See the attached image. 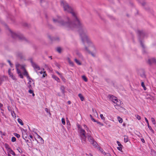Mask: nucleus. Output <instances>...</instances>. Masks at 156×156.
I'll return each instance as SVG.
<instances>
[{
    "instance_id": "f257e3e1",
    "label": "nucleus",
    "mask_w": 156,
    "mask_h": 156,
    "mask_svg": "<svg viewBox=\"0 0 156 156\" xmlns=\"http://www.w3.org/2000/svg\"><path fill=\"white\" fill-rule=\"evenodd\" d=\"M53 21L54 23L57 22L59 26L66 28L68 30L77 29L83 43L84 44L85 41H88L87 30L78 18L74 21H72L68 17L62 19L60 16H58L57 19L53 18Z\"/></svg>"
},
{
    "instance_id": "f03ea898",
    "label": "nucleus",
    "mask_w": 156,
    "mask_h": 156,
    "mask_svg": "<svg viewBox=\"0 0 156 156\" xmlns=\"http://www.w3.org/2000/svg\"><path fill=\"white\" fill-rule=\"evenodd\" d=\"M61 5L62 6L65 12H67L71 13L72 15V21H74L78 18L77 16V14L73 10L72 8L66 1L61 0L60 2Z\"/></svg>"
},
{
    "instance_id": "7ed1b4c3",
    "label": "nucleus",
    "mask_w": 156,
    "mask_h": 156,
    "mask_svg": "<svg viewBox=\"0 0 156 156\" xmlns=\"http://www.w3.org/2000/svg\"><path fill=\"white\" fill-rule=\"evenodd\" d=\"M9 30L11 33L12 37L13 38L16 39H18L22 41H24L27 43L29 42V41L28 39L26 38L22 34H17L15 33L12 32L10 29H9Z\"/></svg>"
},
{
    "instance_id": "20e7f679",
    "label": "nucleus",
    "mask_w": 156,
    "mask_h": 156,
    "mask_svg": "<svg viewBox=\"0 0 156 156\" xmlns=\"http://www.w3.org/2000/svg\"><path fill=\"white\" fill-rule=\"evenodd\" d=\"M136 33L137 34L138 39L141 46L144 49H145V46L143 43L141 39L142 38H144V37L146 35V33L143 30H138L137 31Z\"/></svg>"
},
{
    "instance_id": "39448f33",
    "label": "nucleus",
    "mask_w": 156,
    "mask_h": 156,
    "mask_svg": "<svg viewBox=\"0 0 156 156\" xmlns=\"http://www.w3.org/2000/svg\"><path fill=\"white\" fill-rule=\"evenodd\" d=\"M87 137L88 140L90 143L92 144L95 147H98V144L94 140L93 138L91 136V134L89 133H87Z\"/></svg>"
},
{
    "instance_id": "423d86ee",
    "label": "nucleus",
    "mask_w": 156,
    "mask_h": 156,
    "mask_svg": "<svg viewBox=\"0 0 156 156\" xmlns=\"http://www.w3.org/2000/svg\"><path fill=\"white\" fill-rule=\"evenodd\" d=\"M29 60L30 61L32 66L34 68V69H36L38 70H40V68L39 66L36 63L33 62L32 59V58H30Z\"/></svg>"
},
{
    "instance_id": "0eeeda50",
    "label": "nucleus",
    "mask_w": 156,
    "mask_h": 156,
    "mask_svg": "<svg viewBox=\"0 0 156 156\" xmlns=\"http://www.w3.org/2000/svg\"><path fill=\"white\" fill-rule=\"evenodd\" d=\"M48 37L52 42L59 41L60 40L59 37H51L50 35H48Z\"/></svg>"
},
{
    "instance_id": "6e6552de",
    "label": "nucleus",
    "mask_w": 156,
    "mask_h": 156,
    "mask_svg": "<svg viewBox=\"0 0 156 156\" xmlns=\"http://www.w3.org/2000/svg\"><path fill=\"white\" fill-rule=\"evenodd\" d=\"M139 74L143 78H146L145 72L143 69H140L139 70Z\"/></svg>"
},
{
    "instance_id": "1a4fd4ad",
    "label": "nucleus",
    "mask_w": 156,
    "mask_h": 156,
    "mask_svg": "<svg viewBox=\"0 0 156 156\" xmlns=\"http://www.w3.org/2000/svg\"><path fill=\"white\" fill-rule=\"evenodd\" d=\"M148 63L150 65H151L152 64H156V59L154 58L148 59Z\"/></svg>"
},
{
    "instance_id": "9d476101",
    "label": "nucleus",
    "mask_w": 156,
    "mask_h": 156,
    "mask_svg": "<svg viewBox=\"0 0 156 156\" xmlns=\"http://www.w3.org/2000/svg\"><path fill=\"white\" fill-rule=\"evenodd\" d=\"M109 96H110V97L111 98H112V101L115 104H116L117 105H119V104L117 103V100L118 99H117L116 98L114 97L112 95H109Z\"/></svg>"
},
{
    "instance_id": "9b49d317",
    "label": "nucleus",
    "mask_w": 156,
    "mask_h": 156,
    "mask_svg": "<svg viewBox=\"0 0 156 156\" xmlns=\"http://www.w3.org/2000/svg\"><path fill=\"white\" fill-rule=\"evenodd\" d=\"M145 120L146 122H147V126H148V128L151 131L152 133H154V131L153 130V129H152L151 127L150 126V125H149V122H148V121L147 119V118H145Z\"/></svg>"
},
{
    "instance_id": "f8f14e48",
    "label": "nucleus",
    "mask_w": 156,
    "mask_h": 156,
    "mask_svg": "<svg viewBox=\"0 0 156 156\" xmlns=\"http://www.w3.org/2000/svg\"><path fill=\"white\" fill-rule=\"evenodd\" d=\"M80 137L82 136H86V132L84 129H81L80 131Z\"/></svg>"
},
{
    "instance_id": "ddd939ff",
    "label": "nucleus",
    "mask_w": 156,
    "mask_h": 156,
    "mask_svg": "<svg viewBox=\"0 0 156 156\" xmlns=\"http://www.w3.org/2000/svg\"><path fill=\"white\" fill-rule=\"evenodd\" d=\"M23 130L25 132V134H24L23 133V138L25 140H26V139H27V133H26V131L27 130L26 129L25 130L23 129Z\"/></svg>"
},
{
    "instance_id": "4468645a",
    "label": "nucleus",
    "mask_w": 156,
    "mask_h": 156,
    "mask_svg": "<svg viewBox=\"0 0 156 156\" xmlns=\"http://www.w3.org/2000/svg\"><path fill=\"white\" fill-rule=\"evenodd\" d=\"M17 56L19 57L21 59L23 58L22 53L21 52H18L17 53Z\"/></svg>"
},
{
    "instance_id": "2eb2a0df",
    "label": "nucleus",
    "mask_w": 156,
    "mask_h": 156,
    "mask_svg": "<svg viewBox=\"0 0 156 156\" xmlns=\"http://www.w3.org/2000/svg\"><path fill=\"white\" fill-rule=\"evenodd\" d=\"M85 50L88 52V53L90 54L91 55L93 56V57H94L95 55L94 54V53H93L92 52H91L90 51H89L87 47L85 46Z\"/></svg>"
},
{
    "instance_id": "dca6fc26",
    "label": "nucleus",
    "mask_w": 156,
    "mask_h": 156,
    "mask_svg": "<svg viewBox=\"0 0 156 156\" xmlns=\"http://www.w3.org/2000/svg\"><path fill=\"white\" fill-rule=\"evenodd\" d=\"M52 77L54 79H55L58 82H59V81H60L58 77L54 75H52Z\"/></svg>"
},
{
    "instance_id": "f3484780",
    "label": "nucleus",
    "mask_w": 156,
    "mask_h": 156,
    "mask_svg": "<svg viewBox=\"0 0 156 156\" xmlns=\"http://www.w3.org/2000/svg\"><path fill=\"white\" fill-rule=\"evenodd\" d=\"M5 76L0 77V85H1L3 82L5 81Z\"/></svg>"
},
{
    "instance_id": "a211bd4d",
    "label": "nucleus",
    "mask_w": 156,
    "mask_h": 156,
    "mask_svg": "<svg viewBox=\"0 0 156 156\" xmlns=\"http://www.w3.org/2000/svg\"><path fill=\"white\" fill-rule=\"evenodd\" d=\"M60 90L62 91V93L64 96L65 95V87L63 86H61L60 87Z\"/></svg>"
},
{
    "instance_id": "6ab92c4d",
    "label": "nucleus",
    "mask_w": 156,
    "mask_h": 156,
    "mask_svg": "<svg viewBox=\"0 0 156 156\" xmlns=\"http://www.w3.org/2000/svg\"><path fill=\"white\" fill-rule=\"evenodd\" d=\"M78 96L80 97L81 100L83 101L84 100V98L81 94H79L78 95Z\"/></svg>"
},
{
    "instance_id": "aec40b11",
    "label": "nucleus",
    "mask_w": 156,
    "mask_h": 156,
    "mask_svg": "<svg viewBox=\"0 0 156 156\" xmlns=\"http://www.w3.org/2000/svg\"><path fill=\"white\" fill-rule=\"evenodd\" d=\"M68 60L70 65L72 66H74L73 62L71 61L70 58H68Z\"/></svg>"
},
{
    "instance_id": "412c9836",
    "label": "nucleus",
    "mask_w": 156,
    "mask_h": 156,
    "mask_svg": "<svg viewBox=\"0 0 156 156\" xmlns=\"http://www.w3.org/2000/svg\"><path fill=\"white\" fill-rule=\"evenodd\" d=\"M18 122L21 125L23 126V123L22 120L19 118L17 119Z\"/></svg>"
},
{
    "instance_id": "4be33fe9",
    "label": "nucleus",
    "mask_w": 156,
    "mask_h": 156,
    "mask_svg": "<svg viewBox=\"0 0 156 156\" xmlns=\"http://www.w3.org/2000/svg\"><path fill=\"white\" fill-rule=\"evenodd\" d=\"M124 142L125 143H126L128 141V137L127 136H124Z\"/></svg>"
},
{
    "instance_id": "5701e85b",
    "label": "nucleus",
    "mask_w": 156,
    "mask_h": 156,
    "mask_svg": "<svg viewBox=\"0 0 156 156\" xmlns=\"http://www.w3.org/2000/svg\"><path fill=\"white\" fill-rule=\"evenodd\" d=\"M87 137V136H82L81 137V140L82 141H83L85 142L86 141V138Z\"/></svg>"
},
{
    "instance_id": "b1692460",
    "label": "nucleus",
    "mask_w": 156,
    "mask_h": 156,
    "mask_svg": "<svg viewBox=\"0 0 156 156\" xmlns=\"http://www.w3.org/2000/svg\"><path fill=\"white\" fill-rule=\"evenodd\" d=\"M56 51L59 53H61L62 51L61 48L60 47H58L57 48Z\"/></svg>"
},
{
    "instance_id": "393cba45",
    "label": "nucleus",
    "mask_w": 156,
    "mask_h": 156,
    "mask_svg": "<svg viewBox=\"0 0 156 156\" xmlns=\"http://www.w3.org/2000/svg\"><path fill=\"white\" fill-rule=\"evenodd\" d=\"M5 147L8 151H9L11 148L9 147V146L7 144H5Z\"/></svg>"
},
{
    "instance_id": "a878e982",
    "label": "nucleus",
    "mask_w": 156,
    "mask_h": 156,
    "mask_svg": "<svg viewBox=\"0 0 156 156\" xmlns=\"http://www.w3.org/2000/svg\"><path fill=\"white\" fill-rule=\"evenodd\" d=\"M31 82V80H29L28 83V87L29 89H32V86L30 84Z\"/></svg>"
},
{
    "instance_id": "bb28decb",
    "label": "nucleus",
    "mask_w": 156,
    "mask_h": 156,
    "mask_svg": "<svg viewBox=\"0 0 156 156\" xmlns=\"http://www.w3.org/2000/svg\"><path fill=\"white\" fill-rule=\"evenodd\" d=\"M117 119H118L119 122H120V123H122V122H123V120L122 118H121L119 116H118L117 117Z\"/></svg>"
},
{
    "instance_id": "cd10ccee",
    "label": "nucleus",
    "mask_w": 156,
    "mask_h": 156,
    "mask_svg": "<svg viewBox=\"0 0 156 156\" xmlns=\"http://www.w3.org/2000/svg\"><path fill=\"white\" fill-rule=\"evenodd\" d=\"M9 153L12 154V155L15 156L16 155V154L14 152V151L11 149L9 150Z\"/></svg>"
},
{
    "instance_id": "c85d7f7f",
    "label": "nucleus",
    "mask_w": 156,
    "mask_h": 156,
    "mask_svg": "<svg viewBox=\"0 0 156 156\" xmlns=\"http://www.w3.org/2000/svg\"><path fill=\"white\" fill-rule=\"evenodd\" d=\"M74 60L76 63L78 65H80L81 64V63L77 59L75 58Z\"/></svg>"
},
{
    "instance_id": "c756f323",
    "label": "nucleus",
    "mask_w": 156,
    "mask_h": 156,
    "mask_svg": "<svg viewBox=\"0 0 156 156\" xmlns=\"http://www.w3.org/2000/svg\"><path fill=\"white\" fill-rule=\"evenodd\" d=\"M82 79L85 82H87L88 81L87 79L86 76H82Z\"/></svg>"
},
{
    "instance_id": "7c9ffc66",
    "label": "nucleus",
    "mask_w": 156,
    "mask_h": 156,
    "mask_svg": "<svg viewBox=\"0 0 156 156\" xmlns=\"http://www.w3.org/2000/svg\"><path fill=\"white\" fill-rule=\"evenodd\" d=\"M11 115L13 117H16V114L14 111H11Z\"/></svg>"
},
{
    "instance_id": "2f4dec72",
    "label": "nucleus",
    "mask_w": 156,
    "mask_h": 156,
    "mask_svg": "<svg viewBox=\"0 0 156 156\" xmlns=\"http://www.w3.org/2000/svg\"><path fill=\"white\" fill-rule=\"evenodd\" d=\"M92 112H93V113H94V114L95 115H98V113L93 108L92 109Z\"/></svg>"
},
{
    "instance_id": "473e14b6",
    "label": "nucleus",
    "mask_w": 156,
    "mask_h": 156,
    "mask_svg": "<svg viewBox=\"0 0 156 156\" xmlns=\"http://www.w3.org/2000/svg\"><path fill=\"white\" fill-rule=\"evenodd\" d=\"M13 134L15 136H16L17 138H19L20 137V135L19 134L16 133H13Z\"/></svg>"
},
{
    "instance_id": "72a5a7b5",
    "label": "nucleus",
    "mask_w": 156,
    "mask_h": 156,
    "mask_svg": "<svg viewBox=\"0 0 156 156\" xmlns=\"http://www.w3.org/2000/svg\"><path fill=\"white\" fill-rule=\"evenodd\" d=\"M76 54L79 57H80V58L82 57V56L81 54V53L80 52H79L78 51L76 52Z\"/></svg>"
},
{
    "instance_id": "f704fd0d",
    "label": "nucleus",
    "mask_w": 156,
    "mask_h": 156,
    "mask_svg": "<svg viewBox=\"0 0 156 156\" xmlns=\"http://www.w3.org/2000/svg\"><path fill=\"white\" fill-rule=\"evenodd\" d=\"M66 122H67V125H68V127H67L68 128H69V127L70 128V124L69 121V120L68 119H67L66 120Z\"/></svg>"
},
{
    "instance_id": "c9c22d12",
    "label": "nucleus",
    "mask_w": 156,
    "mask_h": 156,
    "mask_svg": "<svg viewBox=\"0 0 156 156\" xmlns=\"http://www.w3.org/2000/svg\"><path fill=\"white\" fill-rule=\"evenodd\" d=\"M151 154L155 155L156 154V151L153 150H151Z\"/></svg>"
},
{
    "instance_id": "e433bc0d",
    "label": "nucleus",
    "mask_w": 156,
    "mask_h": 156,
    "mask_svg": "<svg viewBox=\"0 0 156 156\" xmlns=\"http://www.w3.org/2000/svg\"><path fill=\"white\" fill-rule=\"evenodd\" d=\"M16 140V138L15 137H12L11 138V141L12 142H15Z\"/></svg>"
},
{
    "instance_id": "4c0bfd02",
    "label": "nucleus",
    "mask_w": 156,
    "mask_h": 156,
    "mask_svg": "<svg viewBox=\"0 0 156 156\" xmlns=\"http://www.w3.org/2000/svg\"><path fill=\"white\" fill-rule=\"evenodd\" d=\"M77 126L78 129L80 131L81 129H83L81 126L78 124H77Z\"/></svg>"
},
{
    "instance_id": "58836bf2",
    "label": "nucleus",
    "mask_w": 156,
    "mask_h": 156,
    "mask_svg": "<svg viewBox=\"0 0 156 156\" xmlns=\"http://www.w3.org/2000/svg\"><path fill=\"white\" fill-rule=\"evenodd\" d=\"M23 75L26 76H27L28 75V72L25 69L24 72L23 73Z\"/></svg>"
},
{
    "instance_id": "ea45409f",
    "label": "nucleus",
    "mask_w": 156,
    "mask_h": 156,
    "mask_svg": "<svg viewBox=\"0 0 156 156\" xmlns=\"http://www.w3.org/2000/svg\"><path fill=\"white\" fill-rule=\"evenodd\" d=\"M61 121H62V124L63 125H65V119L64 118H62V120H61Z\"/></svg>"
},
{
    "instance_id": "a19ab883",
    "label": "nucleus",
    "mask_w": 156,
    "mask_h": 156,
    "mask_svg": "<svg viewBox=\"0 0 156 156\" xmlns=\"http://www.w3.org/2000/svg\"><path fill=\"white\" fill-rule=\"evenodd\" d=\"M16 70L17 73L19 75L21 73V72L20 71L19 69L18 68H17V66H16Z\"/></svg>"
},
{
    "instance_id": "79ce46f5",
    "label": "nucleus",
    "mask_w": 156,
    "mask_h": 156,
    "mask_svg": "<svg viewBox=\"0 0 156 156\" xmlns=\"http://www.w3.org/2000/svg\"><path fill=\"white\" fill-rule=\"evenodd\" d=\"M123 146H121V147H117V149L119 151L122 152V147Z\"/></svg>"
},
{
    "instance_id": "37998d69",
    "label": "nucleus",
    "mask_w": 156,
    "mask_h": 156,
    "mask_svg": "<svg viewBox=\"0 0 156 156\" xmlns=\"http://www.w3.org/2000/svg\"><path fill=\"white\" fill-rule=\"evenodd\" d=\"M90 117L91 120L92 121H93L94 122H96V120H95L94 119L91 115H90Z\"/></svg>"
},
{
    "instance_id": "c03bdc74",
    "label": "nucleus",
    "mask_w": 156,
    "mask_h": 156,
    "mask_svg": "<svg viewBox=\"0 0 156 156\" xmlns=\"http://www.w3.org/2000/svg\"><path fill=\"white\" fill-rule=\"evenodd\" d=\"M8 73L9 76H11V75L13 74L11 72L10 69H9L8 70Z\"/></svg>"
},
{
    "instance_id": "a18cd8bd",
    "label": "nucleus",
    "mask_w": 156,
    "mask_h": 156,
    "mask_svg": "<svg viewBox=\"0 0 156 156\" xmlns=\"http://www.w3.org/2000/svg\"><path fill=\"white\" fill-rule=\"evenodd\" d=\"M10 77H11L13 80H16V79L15 76H14L13 74L11 75V76Z\"/></svg>"
},
{
    "instance_id": "49530a36",
    "label": "nucleus",
    "mask_w": 156,
    "mask_h": 156,
    "mask_svg": "<svg viewBox=\"0 0 156 156\" xmlns=\"http://www.w3.org/2000/svg\"><path fill=\"white\" fill-rule=\"evenodd\" d=\"M151 121H152V122L154 124H155L156 123H155V121L154 119L153 118H152L151 119Z\"/></svg>"
},
{
    "instance_id": "de8ad7c7",
    "label": "nucleus",
    "mask_w": 156,
    "mask_h": 156,
    "mask_svg": "<svg viewBox=\"0 0 156 156\" xmlns=\"http://www.w3.org/2000/svg\"><path fill=\"white\" fill-rule=\"evenodd\" d=\"M117 144L119 146V147H121V146H123L120 143V142H119V141H117Z\"/></svg>"
},
{
    "instance_id": "09e8293b",
    "label": "nucleus",
    "mask_w": 156,
    "mask_h": 156,
    "mask_svg": "<svg viewBox=\"0 0 156 156\" xmlns=\"http://www.w3.org/2000/svg\"><path fill=\"white\" fill-rule=\"evenodd\" d=\"M100 116L101 118V119L103 120H105V118L103 116V115L102 114H101L100 115Z\"/></svg>"
},
{
    "instance_id": "8fccbe9b",
    "label": "nucleus",
    "mask_w": 156,
    "mask_h": 156,
    "mask_svg": "<svg viewBox=\"0 0 156 156\" xmlns=\"http://www.w3.org/2000/svg\"><path fill=\"white\" fill-rule=\"evenodd\" d=\"M96 122L98 124H99V125H101V126H103V124L102 123H101L100 122H98V121L96 120V122Z\"/></svg>"
},
{
    "instance_id": "3c124183",
    "label": "nucleus",
    "mask_w": 156,
    "mask_h": 156,
    "mask_svg": "<svg viewBox=\"0 0 156 156\" xmlns=\"http://www.w3.org/2000/svg\"><path fill=\"white\" fill-rule=\"evenodd\" d=\"M136 116L139 120H140L141 119V117L138 115H136Z\"/></svg>"
},
{
    "instance_id": "603ef678",
    "label": "nucleus",
    "mask_w": 156,
    "mask_h": 156,
    "mask_svg": "<svg viewBox=\"0 0 156 156\" xmlns=\"http://www.w3.org/2000/svg\"><path fill=\"white\" fill-rule=\"evenodd\" d=\"M55 65L57 66L59 69H60V65L57 62H56L55 63Z\"/></svg>"
},
{
    "instance_id": "864d4df0",
    "label": "nucleus",
    "mask_w": 156,
    "mask_h": 156,
    "mask_svg": "<svg viewBox=\"0 0 156 156\" xmlns=\"http://www.w3.org/2000/svg\"><path fill=\"white\" fill-rule=\"evenodd\" d=\"M48 27L50 29H53V27L51 24H48Z\"/></svg>"
},
{
    "instance_id": "5fc2aeb1",
    "label": "nucleus",
    "mask_w": 156,
    "mask_h": 156,
    "mask_svg": "<svg viewBox=\"0 0 156 156\" xmlns=\"http://www.w3.org/2000/svg\"><path fill=\"white\" fill-rule=\"evenodd\" d=\"M30 90H29V92L30 94H32L34 92V91L33 90H31V89H29Z\"/></svg>"
},
{
    "instance_id": "6e6d98bb",
    "label": "nucleus",
    "mask_w": 156,
    "mask_h": 156,
    "mask_svg": "<svg viewBox=\"0 0 156 156\" xmlns=\"http://www.w3.org/2000/svg\"><path fill=\"white\" fill-rule=\"evenodd\" d=\"M7 62H8V63H9V65H10V66L11 67H12V66L13 65L11 63L10 61L9 60H8L7 61Z\"/></svg>"
},
{
    "instance_id": "4d7b16f0",
    "label": "nucleus",
    "mask_w": 156,
    "mask_h": 156,
    "mask_svg": "<svg viewBox=\"0 0 156 156\" xmlns=\"http://www.w3.org/2000/svg\"><path fill=\"white\" fill-rule=\"evenodd\" d=\"M125 110V109L122 107H121L120 108V111H122L123 110Z\"/></svg>"
},
{
    "instance_id": "13d9d810",
    "label": "nucleus",
    "mask_w": 156,
    "mask_h": 156,
    "mask_svg": "<svg viewBox=\"0 0 156 156\" xmlns=\"http://www.w3.org/2000/svg\"><path fill=\"white\" fill-rule=\"evenodd\" d=\"M86 128V129L87 131L88 132V133H91V132H90V131L89 130V128L87 127Z\"/></svg>"
},
{
    "instance_id": "bf43d9fd",
    "label": "nucleus",
    "mask_w": 156,
    "mask_h": 156,
    "mask_svg": "<svg viewBox=\"0 0 156 156\" xmlns=\"http://www.w3.org/2000/svg\"><path fill=\"white\" fill-rule=\"evenodd\" d=\"M19 76H20V77L21 78H22V79H23V75L21 74H21H20L19 75Z\"/></svg>"
},
{
    "instance_id": "052dcab7",
    "label": "nucleus",
    "mask_w": 156,
    "mask_h": 156,
    "mask_svg": "<svg viewBox=\"0 0 156 156\" xmlns=\"http://www.w3.org/2000/svg\"><path fill=\"white\" fill-rule=\"evenodd\" d=\"M141 85V86L143 87H145L144 84V82H142Z\"/></svg>"
},
{
    "instance_id": "680f3d73",
    "label": "nucleus",
    "mask_w": 156,
    "mask_h": 156,
    "mask_svg": "<svg viewBox=\"0 0 156 156\" xmlns=\"http://www.w3.org/2000/svg\"><path fill=\"white\" fill-rule=\"evenodd\" d=\"M55 72L57 74H58V75H60L61 76H62V75H61V74L58 72V71H55Z\"/></svg>"
},
{
    "instance_id": "e2e57ef3",
    "label": "nucleus",
    "mask_w": 156,
    "mask_h": 156,
    "mask_svg": "<svg viewBox=\"0 0 156 156\" xmlns=\"http://www.w3.org/2000/svg\"><path fill=\"white\" fill-rule=\"evenodd\" d=\"M26 76L27 78L29 80H32V79L29 76V75Z\"/></svg>"
},
{
    "instance_id": "0e129e2a",
    "label": "nucleus",
    "mask_w": 156,
    "mask_h": 156,
    "mask_svg": "<svg viewBox=\"0 0 156 156\" xmlns=\"http://www.w3.org/2000/svg\"><path fill=\"white\" fill-rule=\"evenodd\" d=\"M8 109L9 111L11 112V109L9 106L8 107Z\"/></svg>"
},
{
    "instance_id": "69168bd1",
    "label": "nucleus",
    "mask_w": 156,
    "mask_h": 156,
    "mask_svg": "<svg viewBox=\"0 0 156 156\" xmlns=\"http://www.w3.org/2000/svg\"><path fill=\"white\" fill-rule=\"evenodd\" d=\"M141 141L143 143H145V140H144V139L143 138L141 139Z\"/></svg>"
},
{
    "instance_id": "338daca9",
    "label": "nucleus",
    "mask_w": 156,
    "mask_h": 156,
    "mask_svg": "<svg viewBox=\"0 0 156 156\" xmlns=\"http://www.w3.org/2000/svg\"><path fill=\"white\" fill-rule=\"evenodd\" d=\"M99 150H100V151H101L102 153H104L103 152V151H102L103 150H102V149L101 148H100V147H99Z\"/></svg>"
},
{
    "instance_id": "774afa93",
    "label": "nucleus",
    "mask_w": 156,
    "mask_h": 156,
    "mask_svg": "<svg viewBox=\"0 0 156 156\" xmlns=\"http://www.w3.org/2000/svg\"><path fill=\"white\" fill-rule=\"evenodd\" d=\"M45 111L47 112H48V109L47 108H45Z\"/></svg>"
}]
</instances>
